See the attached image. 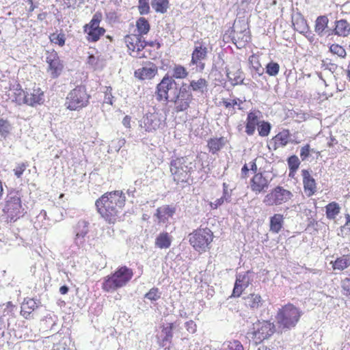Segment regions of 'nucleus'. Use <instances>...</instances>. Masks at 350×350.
Returning <instances> with one entry per match:
<instances>
[{
	"label": "nucleus",
	"mask_w": 350,
	"mask_h": 350,
	"mask_svg": "<svg viewBox=\"0 0 350 350\" xmlns=\"http://www.w3.org/2000/svg\"><path fill=\"white\" fill-rule=\"evenodd\" d=\"M293 24L295 29L301 34H305V33L309 31L310 27L301 13H297L295 18H293Z\"/></svg>",
	"instance_id": "obj_26"
},
{
	"label": "nucleus",
	"mask_w": 350,
	"mask_h": 350,
	"mask_svg": "<svg viewBox=\"0 0 350 350\" xmlns=\"http://www.w3.org/2000/svg\"><path fill=\"white\" fill-rule=\"evenodd\" d=\"M138 8L141 14H147L150 11L148 0H139Z\"/></svg>",
	"instance_id": "obj_56"
},
{
	"label": "nucleus",
	"mask_w": 350,
	"mask_h": 350,
	"mask_svg": "<svg viewBox=\"0 0 350 350\" xmlns=\"http://www.w3.org/2000/svg\"><path fill=\"white\" fill-rule=\"evenodd\" d=\"M162 115L157 111L146 113L140 120L139 126L146 132L157 130L161 124Z\"/></svg>",
	"instance_id": "obj_11"
},
{
	"label": "nucleus",
	"mask_w": 350,
	"mask_h": 350,
	"mask_svg": "<svg viewBox=\"0 0 350 350\" xmlns=\"http://www.w3.org/2000/svg\"><path fill=\"white\" fill-rule=\"evenodd\" d=\"M249 63L252 69L255 70V73L252 75V77L256 79L257 77L262 75L264 73V68L261 66L258 58L252 55L249 58Z\"/></svg>",
	"instance_id": "obj_36"
},
{
	"label": "nucleus",
	"mask_w": 350,
	"mask_h": 350,
	"mask_svg": "<svg viewBox=\"0 0 350 350\" xmlns=\"http://www.w3.org/2000/svg\"><path fill=\"white\" fill-rule=\"evenodd\" d=\"M329 18L326 15H321L316 18L314 24V31L320 37L323 36L330 32V28L328 27Z\"/></svg>",
	"instance_id": "obj_21"
},
{
	"label": "nucleus",
	"mask_w": 350,
	"mask_h": 350,
	"mask_svg": "<svg viewBox=\"0 0 350 350\" xmlns=\"http://www.w3.org/2000/svg\"><path fill=\"white\" fill-rule=\"evenodd\" d=\"M307 38L308 40L310 41V42H313L314 41V35L310 31V30L309 29V31L308 33H305V34H304Z\"/></svg>",
	"instance_id": "obj_64"
},
{
	"label": "nucleus",
	"mask_w": 350,
	"mask_h": 350,
	"mask_svg": "<svg viewBox=\"0 0 350 350\" xmlns=\"http://www.w3.org/2000/svg\"><path fill=\"white\" fill-rule=\"evenodd\" d=\"M280 70V66L278 63L271 62L268 63L266 66V72L269 76H276Z\"/></svg>",
	"instance_id": "obj_48"
},
{
	"label": "nucleus",
	"mask_w": 350,
	"mask_h": 350,
	"mask_svg": "<svg viewBox=\"0 0 350 350\" xmlns=\"http://www.w3.org/2000/svg\"><path fill=\"white\" fill-rule=\"evenodd\" d=\"M44 100V92L38 88H33L30 92H27L24 96L25 103L32 107L43 103Z\"/></svg>",
	"instance_id": "obj_17"
},
{
	"label": "nucleus",
	"mask_w": 350,
	"mask_h": 350,
	"mask_svg": "<svg viewBox=\"0 0 350 350\" xmlns=\"http://www.w3.org/2000/svg\"><path fill=\"white\" fill-rule=\"evenodd\" d=\"M242 103V101L239 100V98H234L232 100V101H227L226 100H223V104L225 106L226 108L230 109L232 108V111L230 112L231 114L234 113V106L235 105H240V104Z\"/></svg>",
	"instance_id": "obj_53"
},
{
	"label": "nucleus",
	"mask_w": 350,
	"mask_h": 350,
	"mask_svg": "<svg viewBox=\"0 0 350 350\" xmlns=\"http://www.w3.org/2000/svg\"><path fill=\"white\" fill-rule=\"evenodd\" d=\"M284 224V217L281 214H275L270 218V231L278 233Z\"/></svg>",
	"instance_id": "obj_31"
},
{
	"label": "nucleus",
	"mask_w": 350,
	"mask_h": 350,
	"mask_svg": "<svg viewBox=\"0 0 350 350\" xmlns=\"http://www.w3.org/2000/svg\"><path fill=\"white\" fill-rule=\"evenodd\" d=\"M126 202L122 191H114L103 194L95 203L98 213L109 224H114L119 218Z\"/></svg>",
	"instance_id": "obj_1"
},
{
	"label": "nucleus",
	"mask_w": 350,
	"mask_h": 350,
	"mask_svg": "<svg viewBox=\"0 0 350 350\" xmlns=\"http://www.w3.org/2000/svg\"><path fill=\"white\" fill-rule=\"evenodd\" d=\"M185 327L191 333H194L196 332V325L193 321L186 322Z\"/></svg>",
	"instance_id": "obj_59"
},
{
	"label": "nucleus",
	"mask_w": 350,
	"mask_h": 350,
	"mask_svg": "<svg viewBox=\"0 0 350 350\" xmlns=\"http://www.w3.org/2000/svg\"><path fill=\"white\" fill-rule=\"evenodd\" d=\"M260 122L257 112H250L247 114L245 126V132L247 134L252 135L254 133L256 126H258Z\"/></svg>",
	"instance_id": "obj_27"
},
{
	"label": "nucleus",
	"mask_w": 350,
	"mask_h": 350,
	"mask_svg": "<svg viewBox=\"0 0 350 350\" xmlns=\"http://www.w3.org/2000/svg\"><path fill=\"white\" fill-rule=\"evenodd\" d=\"M172 243V237L167 232L160 233L155 239V246L160 249L169 248Z\"/></svg>",
	"instance_id": "obj_30"
},
{
	"label": "nucleus",
	"mask_w": 350,
	"mask_h": 350,
	"mask_svg": "<svg viewBox=\"0 0 350 350\" xmlns=\"http://www.w3.org/2000/svg\"><path fill=\"white\" fill-rule=\"evenodd\" d=\"M174 329V324L169 323L162 328L161 334L162 339L159 342V346L165 349H170V345L172 342L173 338L172 330Z\"/></svg>",
	"instance_id": "obj_22"
},
{
	"label": "nucleus",
	"mask_w": 350,
	"mask_h": 350,
	"mask_svg": "<svg viewBox=\"0 0 350 350\" xmlns=\"http://www.w3.org/2000/svg\"><path fill=\"white\" fill-rule=\"evenodd\" d=\"M161 293L158 288H152L146 295L145 298L150 301H157L160 299Z\"/></svg>",
	"instance_id": "obj_51"
},
{
	"label": "nucleus",
	"mask_w": 350,
	"mask_h": 350,
	"mask_svg": "<svg viewBox=\"0 0 350 350\" xmlns=\"http://www.w3.org/2000/svg\"><path fill=\"white\" fill-rule=\"evenodd\" d=\"M101 18H102V16H101L100 14L96 13L93 16L90 23L87 24L84 26V31H88L90 29L100 28L99 27V24L101 21Z\"/></svg>",
	"instance_id": "obj_45"
},
{
	"label": "nucleus",
	"mask_w": 350,
	"mask_h": 350,
	"mask_svg": "<svg viewBox=\"0 0 350 350\" xmlns=\"http://www.w3.org/2000/svg\"><path fill=\"white\" fill-rule=\"evenodd\" d=\"M225 201V199H224L223 197H221L220 198L217 199L214 202H211V205L212 208H217L218 206L221 205Z\"/></svg>",
	"instance_id": "obj_60"
},
{
	"label": "nucleus",
	"mask_w": 350,
	"mask_h": 350,
	"mask_svg": "<svg viewBox=\"0 0 350 350\" xmlns=\"http://www.w3.org/2000/svg\"><path fill=\"white\" fill-rule=\"evenodd\" d=\"M89 99L85 87L78 85L68 94L65 105L71 111L79 110L88 105Z\"/></svg>",
	"instance_id": "obj_6"
},
{
	"label": "nucleus",
	"mask_w": 350,
	"mask_h": 350,
	"mask_svg": "<svg viewBox=\"0 0 350 350\" xmlns=\"http://www.w3.org/2000/svg\"><path fill=\"white\" fill-rule=\"evenodd\" d=\"M310 152H314V150L310 148L309 144H306L301 148L300 157L302 161H305L310 155Z\"/></svg>",
	"instance_id": "obj_55"
},
{
	"label": "nucleus",
	"mask_w": 350,
	"mask_h": 350,
	"mask_svg": "<svg viewBox=\"0 0 350 350\" xmlns=\"http://www.w3.org/2000/svg\"><path fill=\"white\" fill-rule=\"evenodd\" d=\"M37 308L38 306L35 300L29 299L23 303L21 313L25 319H28L32 311Z\"/></svg>",
	"instance_id": "obj_32"
},
{
	"label": "nucleus",
	"mask_w": 350,
	"mask_h": 350,
	"mask_svg": "<svg viewBox=\"0 0 350 350\" xmlns=\"http://www.w3.org/2000/svg\"><path fill=\"white\" fill-rule=\"evenodd\" d=\"M27 165L24 163L19 164L16 168L14 170V174L17 178H20L25 170L26 169Z\"/></svg>",
	"instance_id": "obj_58"
},
{
	"label": "nucleus",
	"mask_w": 350,
	"mask_h": 350,
	"mask_svg": "<svg viewBox=\"0 0 350 350\" xmlns=\"http://www.w3.org/2000/svg\"><path fill=\"white\" fill-rule=\"evenodd\" d=\"M96 57L94 56L93 55H90L88 56V64L91 65V66H94L96 64Z\"/></svg>",
	"instance_id": "obj_63"
},
{
	"label": "nucleus",
	"mask_w": 350,
	"mask_h": 350,
	"mask_svg": "<svg viewBox=\"0 0 350 350\" xmlns=\"http://www.w3.org/2000/svg\"><path fill=\"white\" fill-rule=\"evenodd\" d=\"M326 216L329 219H334L340 213V206L336 202L329 203L326 206Z\"/></svg>",
	"instance_id": "obj_38"
},
{
	"label": "nucleus",
	"mask_w": 350,
	"mask_h": 350,
	"mask_svg": "<svg viewBox=\"0 0 350 350\" xmlns=\"http://www.w3.org/2000/svg\"><path fill=\"white\" fill-rule=\"evenodd\" d=\"M232 39L237 46L241 48L250 40V36L247 35V32L246 31L240 32L234 31Z\"/></svg>",
	"instance_id": "obj_33"
},
{
	"label": "nucleus",
	"mask_w": 350,
	"mask_h": 350,
	"mask_svg": "<svg viewBox=\"0 0 350 350\" xmlns=\"http://www.w3.org/2000/svg\"><path fill=\"white\" fill-rule=\"evenodd\" d=\"M350 34V24L344 19L335 21V27L330 29L329 36L336 35L338 36L347 37Z\"/></svg>",
	"instance_id": "obj_19"
},
{
	"label": "nucleus",
	"mask_w": 350,
	"mask_h": 350,
	"mask_svg": "<svg viewBox=\"0 0 350 350\" xmlns=\"http://www.w3.org/2000/svg\"><path fill=\"white\" fill-rule=\"evenodd\" d=\"M304 191L310 197L316 192V182L307 170L301 171Z\"/></svg>",
	"instance_id": "obj_20"
},
{
	"label": "nucleus",
	"mask_w": 350,
	"mask_h": 350,
	"mask_svg": "<svg viewBox=\"0 0 350 350\" xmlns=\"http://www.w3.org/2000/svg\"><path fill=\"white\" fill-rule=\"evenodd\" d=\"M275 332L273 323L267 321H257L247 332V337L254 340L256 345L269 338Z\"/></svg>",
	"instance_id": "obj_5"
},
{
	"label": "nucleus",
	"mask_w": 350,
	"mask_h": 350,
	"mask_svg": "<svg viewBox=\"0 0 350 350\" xmlns=\"http://www.w3.org/2000/svg\"><path fill=\"white\" fill-rule=\"evenodd\" d=\"M124 42L129 50L133 51L136 50L137 55L135 57L139 58L145 57L144 54L140 53V51L146 46L145 40H142V36L137 34L127 35L124 38Z\"/></svg>",
	"instance_id": "obj_12"
},
{
	"label": "nucleus",
	"mask_w": 350,
	"mask_h": 350,
	"mask_svg": "<svg viewBox=\"0 0 350 350\" xmlns=\"http://www.w3.org/2000/svg\"><path fill=\"white\" fill-rule=\"evenodd\" d=\"M289 138V131L284 129L273 137L272 142H271V144H273V148L274 150H276L280 146H285L288 143Z\"/></svg>",
	"instance_id": "obj_25"
},
{
	"label": "nucleus",
	"mask_w": 350,
	"mask_h": 350,
	"mask_svg": "<svg viewBox=\"0 0 350 350\" xmlns=\"http://www.w3.org/2000/svg\"><path fill=\"white\" fill-rule=\"evenodd\" d=\"M46 62L49 64L48 72H50L51 77L53 79L58 77L62 72L64 66L57 53H50L46 57Z\"/></svg>",
	"instance_id": "obj_13"
},
{
	"label": "nucleus",
	"mask_w": 350,
	"mask_h": 350,
	"mask_svg": "<svg viewBox=\"0 0 350 350\" xmlns=\"http://www.w3.org/2000/svg\"><path fill=\"white\" fill-rule=\"evenodd\" d=\"M346 219L347 221L342 228L345 230H348L350 232V215L349 214L346 215Z\"/></svg>",
	"instance_id": "obj_62"
},
{
	"label": "nucleus",
	"mask_w": 350,
	"mask_h": 350,
	"mask_svg": "<svg viewBox=\"0 0 350 350\" xmlns=\"http://www.w3.org/2000/svg\"><path fill=\"white\" fill-rule=\"evenodd\" d=\"M89 223L85 220H80L75 227V242L76 244L80 245L84 243V237L89 232Z\"/></svg>",
	"instance_id": "obj_23"
},
{
	"label": "nucleus",
	"mask_w": 350,
	"mask_h": 350,
	"mask_svg": "<svg viewBox=\"0 0 350 350\" xmlns=\"http://www.w3.org/2000/svg\"><path fill=\"white\" fill-rule=\"evenodd\" d=\"M179 88L175 80L173 77H170L167 74L157 85L155 92L156 99L158 101L167 103L172 98L173 94H176Z\"/></svg>",
	"instance_id": "obj_8"
},
{
	"label": "nucleus",
	"mask_w": 350,
	"mask_h": 350,
	"mask_svg": "<svg viewBox=\"0 0 350 350\" xmlns=\"http://www.w3.org/2000/svg\"><path fill=\"white\" fill-rule=\"evenodd\" d=\"M226 139L224 137L211 139L208 142V147L210 152L213 154L216 153L225 145Z\"/></svg>",
	"instance_id": "obj_35"
},
{
	"label": "nucleus",
	"mask_w": 350,
	"mask_h": 350,
	"mask_svg": "<svg viewBox=\"0 0 350 350\" xmlns=\"http://www.w3.org/2000/svg\"><path fill=\"white\" fill-rule=\"evenodd\" d=\"M12 129V126L9 122L3 118L0 119V135L6 137Z\"/></svg>",
	"instance_id": "obj_49"
},
{
	"label": "nucleus",
	"mask_w": 350,
	"mask_h": 350,
	"mask_svg": "<svg viewBox=\"0 0 350 350\" xmlns=\"http://www.w3.org/2000/svg\"><path fill=\"white\" fill-rule=\"evenodd\" d=\"M273 191L275 197V199L276 200V202L278 205L286 202L293 196L291 191L285 189L281 186H277L273 189Z\"/></svg>",
	"instance_id": "obj_24"
},
{
	"label": "nucleus",
	"mask_w": 350,
	"mask_h": 350,
	"mask_svg": "<svg viewBox=\"0 0 350 350\" xmlns=\"http://www.w3.org/2000/svg\"><path fill=\"white\" fill-rule=\"evenodd\" d=\"M188 75L185 68L180 65H176L173 70V75L171 77L176 79H185Z\"/></svg>",
	"instance_id": "obj_46"
},
{
	"label": "nucleus",
	"mask_w": 350,
	"mask_h": 350,
	"mask_svg": "<svg viewBox=\"0 0 350 350\" xmlns=\"http://www.w3.org/2000/svg\"><path fill=\"white\" fill-rule=\"evenodd\" d=\"M189 88V86L183 83L176 94H174L172 98L168 101L174 103V110L176 112L184 111L189 108L192 100V94Z\"/></svg>",
	"instance_id": "obj_9"
},
{
	"label": "nucleus",
	"mask_w": 350,
	"mask_h": 350,
	"mask_svg": "<svg viewBox=\"0 0 350 350\" xmlns=\"http://www.w3.org/2000/svg\"><path fill=\"white\" fill-rule=\"evenodd\" d=\"M287 163L290 170L289 176H291L292 174L299 168L300 161L296 155H292L288 158Z\"/></svg>",
	"instance_id": "obj_42"
},
{
	"label": "nucleus",
	"mask_w": 350,
	"mask_h": 350,
	"mask_svg": "<svg viewBox=\"0 0 350 350\" xmlns=\"http://www.w3.org/2000/svg\"><path fill=\"white\" fill-rule=\"evenodd\" d=\"M3 211L10 221H15L22 213L21 198L17 193H10L8 197Z\"/></svg>",
	"instance_id": "obj_10"
},
{
	"label": "nucleus",
	"mask_w": 350,
	"mask_h": 350,
	"mask_svg": "<svg viewBox=\"0 0 350 350\" xmlns=\"http://www.w3.org/2000/svg\"><path fill=\"white\" fill-rule=\"evenodd\" d=\"M250 272L237 275L234 286L232 291V296L239 297L242 292L250 285L252 279L250 278Z\"/></svg>",
	"instance_id": "obj_15"
},
{
	"label": "nucleus",
	"mask_w": 350,
	"mask_h": 350,
	"mask_svg": "<svg viewBox=\"0 0 350 350\" xmlns=\"http://www.w3.org/2000/svg\"><path fill=\"white\" fill-rule=\"evenodd\" d=\"M123 125L126 128L131 127V118L128 116H126L122 120Z\"/></svg>",
	"instance_id": "obj_61"
},
{
	"label": "nucleus",
	"mask_w": 350,
	"mask_h": 350,
	"mask_svg": "<svg viewBox=\"0 0 350 350\" xmlns=\"http://www.w3.org/2000/svg\"><path fill=\"white\" fill-rule=\"evenodd\" d=\"M226 75L232 85L243 84V73L241 69H238L234 72L227 71Z\"/></svg>",
	"instance_id": "obj_34"
},
{
	"label": "nucleus",
	"mask_w": 350,
	"mask_h": 350,
	"mask_svg": "<svg viewBox=\"0 0 350 350\" xmlns=\"http://www.w3.org/2000/svg\"><path fill=\"white\" fill-rule=\"evenodd\" d=\"M189 237L190 244L199 252H203L209 249L213 239V232L208 228L198 229L191 233Z\"/></svg>",
	"instance_id": "obj_7"
},
{
	"label": "nucleus",
	"mask_w": 350,
	"mask_h": 350,
	"mask_svg": "<svg viewBox=\"0 0 350 350\" xmlns=\"http://www.w3.org/2000/svg\"><path fill=\"white\" fill-rule=\"evenodd\" d=\"M133 275V270L126 266H122L117 270L104 278L103 289L108 293H113L117 289L125 286Z\"/></svg>",
	"instance_id": "obj_2"
},
{
	"label": "nucleus",
	"mask_w": 350,
	"mask_h": 350,
	"mask_svg": "<svg viewBox=\"0 0 350 350\" xmlns=\"http://www.w3.org/2000/svg\"><path fill=\"white\" fill-rule=\"evenodd\" d=\"M50 40L52 42L62 46L65 44V35L64 33H53L50 36Z\"/></svg>",
	"instance_id": "obj_52"
},
{
	"label": "nucleus",
	"mask_w": 350,
	"mask_h": 350,
	"mask_svg": "<svg viewBox=\"0 0 350 350\" xmlns=\"http://www.w3.org/2000/svg\"><path fill=\"white\" fill-rule=\"evenodd\" d=\"M302 314L301 310L288 304L278 310L276 320L280 327L291 329L296 326Z\"/></svg>",
	"instance_id": "obj_4"
},
{
	"label": "nucleus",
	"mask_w": 350,
	"mask_h": 350,
	"mask_svg": "<svg viewBox=\"0 0 350 350\" xmlns=\"http://www.w3.org/2000/svg\"><path fill=\"white\" fill-rule=\"evenodd\" d=\"M232 189H229V185L226 183H223V197L226 202H230L231 200Z\"/></svg>",
	"instance_id": "obj_57"
},
{
	"label": "nucleus",
	"mask_w": 350,
	"mask_h": 350,
	"mask_svg": "<svg viewBox=\"0 0 350 350\" xmlns=\"http://www.w3.org/2000/svg\"><path fill=\"white\" fill-rule=\"evenodd\" d=\"M174 213L175 208L167 205L159 207L154 215L158 218L159 222L164 223L170 217H172Z\"/></svg>",
	"instance_id": "obj_28"
},
{
	"label": "nucleus",
	"mask_w": 350,
	"mask_h": 350,
	"mask_svg": "<svg viewBox=\"0 0 350 350\" xmlns=\"http://www.w3.org/2000/svg\"><path fill=\"white\" fill-rule=\"evenodd\" d=\"M136 26L139 32L138 35L140 36L147 34L150 30L149 23L144 17H141L137 21Z\"/></svg>",
	"instance_id": "obj_40"
},
{
	"label": "nucleus",
	"mask_w": 350,
	"mask_h": 350,
	"mask_svg": "<svg viewBox=\"0 0 350 350\" xmlns=\"http://www.w3.org/2000/svg\"><path fill=\"white\" fill-rule=\"evenodd\" d=\"M350 266V255H343L333 262L334 269L343 270Z\"/></svg>",
	"instance_id": "obj_37"
},
{
	"label": "nucleus",
	"mask_w": 350,
	"mask_h": 350,
	"mask_svg": "<svg viewBox=\"0 0 350 350\" xmlns=\"http://www.w3.org/2000/svg\"><path fill=\"white\" fill-rule=\"evenodd\" d=\"M258 134L262 137L267 136L271 131V124L268 122L262 121L258 128Z\"/></svg>",
	"instance_id": "obj_47"
},
{
	"label": "nucleus",
	"mask_w": 350,
	"mask_h": 350,
	"mask_svg": "<svg viewBox=\"0 0 350 350\" xmlns=\"http://www.w3.org/2000/svg\"><path fill=\"white\" fill-rule=\"evenodd\" d=\"M329 51L333 54L337 55L340 57L344 58L347 55L345 49L337 44H332L329 47Z\"/></svg>",
	"instance_id": "obj_50"
},
{
	"label": "nucleus",
	"mask_w": 350,
	"mask_h": 350,
	"mask_svg": "<svg viewBox=\"0 0 350 350\" xmlns=\"http://www.w3.org/2000/svg\"><path fill=\"white\" fill-rule=\"evenodd\" d=\"M275 195L273 190L268 194H267L263 200V203H265L267 206H278L276 202V200L275 199Z\"/></svg>",
	"instance_id": "obj_54"
},
{
	"label": "nucleus",
	"mask_w": 350,
	"mask_h": 350,
	"mask_svg": "<svg viewBox=\"0 0 350 350\" xmlns=\"http://www.w3.org/2000/svg\"><path fill=\"white\" fill-rule=\"evenodd\" d=\"M85 32L88 36V40L89 41L96 42L99 40L100 37L105 33V30L104 28L100 27L97 29H90L88 31Z\"/></svg>",
	"instance_id": "obj_41"
},
{
	"label": "nucleus",
	"mask_w": 350,
	"mask_h": 350,
	"mask_svg": "<svg viewBox=\"0 0 350 350\" xmlns=\"http://www.w3.org/2000/svg\"><path fill=\"white\" fill-rule=\"evenodd\" d=\"M245 299L246 306L252 310L258 309L264 302L260 295L254 293L250 294Z\"/></svg>",
	"instance_id": "obj_29"
},
{
	"label": "nucleus",
	"mask_w": 350,
	"mask_h": 350,
	"mask_svg": "<svg viewBox=\"0 0 350 350\" xmlns=\"http://www.w3.org/2000/svg\"><path fill=\"white\" fill-rule=\"evenodd\" d=\"M269 185V180L261 173H256L251 180V189L256 193L265 191Z\"/></svg>",
	"instance_id": "obj_18"
},
{
	"label": "nucleus",
	"mask_w": 350,
	"mask_h": 350,
	"mask_svg": "<svg viewBox=\"0 0 350 350\" xmlns=\"http://www.w3.org/2000/svg\"><path fill=\"white\" fill-rule=\"evenodd\" d=\"M219 350H243V347L238 340L227 341L223 343Z\"/></svg>",
	"instance_id": "obj_43"
},
{
	"label": "nucleus",
	"mask_w": 350,
	"mask_h": 350,
	"mask_svg": "<svg viewBox=\"0 0 350 350\" xmlns=\"http://www.w3.org/2000/svg\"><path fill=\"white\" fill-rule=\"evenodd\" d=\"M152 7L157 12L164 14L167 12L169 7L168 0H152Z\"/></svg>",
	"instance_id": "obj_39"
},
{
	"label": "nucleus",
	"mask_w": 350,
	"mask_h": 350,
	"mask_svg": "<svg viewBox=\"0 0 350 350\" xmlns=\"http://www.w3.org/2000/svg\"><path fill=\"white\" fill-rule=\"evenodd\" d=\"M196 168V163L189 157H178L171 161L170 172L174 180L179 182H187L190 174Z\"/></svg>",
	"instance_id": "obj_3"
},
{
	"label": "nucleus",
	"mask_w": 350,
	"mask_h": 350,
	"mask_svg": "<svg viewBox=\"0 0 350 350\" xmlns=\"http://www.w3.org/2000/svg\"><path fill=\"white\" fill-rule=\"evenodd\" d=\"M208 49L200 44L195 46L194 50L191 54V60L190 65H196L199 68L200 71H202L204 69L205 64L202 62V60L207 57Z\"/></svg>",
	"instance_id": "obj_14"
},
{
	"label": "nucleus",
	"mask_w": 350,
	"mask_h": 350,
	"mask_svg": "<svg viewBox=\"0 0 350 350\" xmlns=\"http://www.w3.org/2000/svg\"><path fill=\"white\" fill-rule=\"evenodd\" d=\"M207 85V81L202 78H200L197 81L193 80L190 83V87L194 92L200 91L203 92L204 89H206Z\"/></svg>",
	"instance_id": "obj_44"
},
{
	"label": "nucleus",
	"mask_w": 350,
	"mask_h": 350,
	"mask_svg": "<svg viewBox=\"0 0 350 350\" xmlns=\"http://www.w3.org/2000/svg\"><path fill=\"white\" fill-rule=\"evenodd\" d=\"M157 70L154 64L148 62L142 68L136 70L134 76L139 80H150L156 75Z\"/></svg>",
	"instance_id": "obj_16"
}]
</instances>
